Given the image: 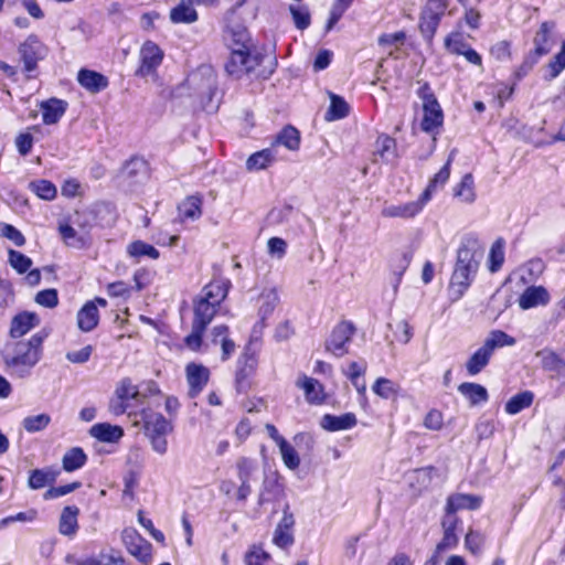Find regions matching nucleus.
Listing matches in <instances>:
<instances>
[{"label":"nucleus","instance_id":"obj_59","mask_svg":"<svg viewBox=\"0 0 565 565\" xmlns=\"http://www.w3.org/2000/svg\"><path fill=\"white\" fill-rule=\"evenodd\" d=\"M0 234L10 239L15 246H23L25 244V238L23 234L17 230L13 225L1 223L0 224Z\"/></svg>","mask_w":565,"mask_h":565},{"label":"nucleus","instance_id":"obj_3","mask_svg":"<svg viewBox=\"0 0 565 565\" xmlns=\"http://www.w3.org/2000/svg\"><path fill=\"white\" fill-rule=\"evenodd\" d=\"M264 55L256 50H243L232 46L231 56L225 64L228 75L235 78H242L244 75H254L255 77H268L273 68L262 70Z\"/></svg>","mask_w":565,"mask_h":565},{"label":"nucleus","instance_id":"obj_60","mask_svg":"<svg viewBox=\"0 0 565 565\" xmlns=\"http://www.w3.org/2000/svg\"><path fill=\"white\" fill-rule=\"evenodd\" d=\"M35 302L45 308H54L58 303L57 291L55 289H44L36 294Z\"/></svg>","mask_w":565,"mask_h":565},{"label":"nucleus","instance_id":"obj_42","mask_svg":"<svg viewBox=\"0 0 565 565\" xmlns=\"http://www.w3.org/2000/svg\"><path fill=\"white\" fill-rule=\"evenodd\" d=\"M330 107L326 113V120H337L344 118L349 114L348 103L340 96L330 93Z\"/></svg>","mask_w":565,"mask_h":565},{"label":"nucleus","instance_id":"obj_13","mask_svg":"<svg viewBox=\"0 0 565 565\" xmlns=\"http://www.w3.org/2000/svg\"><path fill=\"white\" fill-rule=\"evenodd\" d=\"M189 384V396L196 397L205 387L210 379V370L202 364L189 363L185 367Z\"/></svg>","mask_w":565,"mask_h":565},{"label":"nucleus","instance_id":"obj_30","mask_svg":"<svg viewBox=\"0 0 565 565\" xmlns=\"http://www.w3.org/2000/svg\"><path fill=\"white\" fill-rule=\"evenodd\" d=\"M179 216L182 220L195 221L202 215V198L190 195L178 205Z\"/></svg>","mask_w":565,"mask_h":565},{"label":"nucleus","instance_id":"obj_51","mask_svg":"<svg viewBox=\"0 0 565 565\" xmlns=\"http://www.w3.org/2000/svg\"><path fill=\"white\" fill-rule=\"evenodd\" d=\"M51 418L47 414H39L35 416H28L23 419V427L29 433L41 431L47 427Z\"/></svg>","mask_w":565,"mask_h":565},{"label":"nucleus","instance_id":"obj_29","mask_svg":"<svg viewBox=\"0 0 565 565\" xmlns=\"http://www.w3.org/2000/svg\"><path fill=\"white\" fill-rule=\"evenodd\" d=\"M277 146H284L288 150L295 151L300 146V134L292 126L284 127L275 137L271 148L276 149Z\"/></svg>","mask_w":565,"mask_h":565},{"label":"nucleus","instance_id":"obj_62","mask_svg":"<svg viewBox=\"0 0 565 565\" xmlns=\"http://www.w3.org/2000/svg\"><path fill=\"white\" fill-rule=\"evenodd\" d=\"M406 40V33L404 31H398L395 33H384L382 34L377 42L380 46L387 47V46H398L403 45Z\"/></svg>","mask_w":565,"mask_h":565},{"label":"nucleus","instance_id":"obj_46","mask_svg":"<svg viewBox=\"0 0 565 565\" xmlns=\"http://www.w3.org/2000/svg\"><path fill=\"white\" fill-rule=\"evenodd\" d=\"M30 190L40 199L51 201L56 196V186L47 180H36L29 184Z\"/></svg>","mask_w":565,"mask_h":565},{"label":"nucleus","instance_id":"obj_38","mask_svg":"<svg viewBox=\"0 0 565 565\" xmlns=\"http://www.w3.org/2000/svg\"><path fill=\"white\" fill-rule=\"evenodd\" d=\"M458 391L469 399L471 405H477L488 399L486 387L477 383H462L459 385Z\"/></svg>","mask_w":565,"mask_h":565},{"label":"nucleus","instance_id":"obj_32","mask_svg":"<svg viewBox=\"0 0 565 565\" xmlns=\"http://www.w3.org/2000/svg\"><path fill=\"white\" fill-rule=\"evenodd\" d=\"M78 508L75 505H67L63 509L60 518V533L63 535H73L77 530V515Z\"/></svg>","mask_w":565,"mask_h":565},{"label":"nucleus","instance_id":"obj_43","mask_svg":"<svg viewBox=\"0 0 565 565\" xmlns=\"http://www.w3.org/2000/svg\"><path fill=\"white\" fill-rule=\"evenodd\" d=\"M533 393L525 391L511 397L505 404V412L511 415L520 413L533 402Z\"/></svg>","mask_w":565,"mask_h":565},{"label":"nucleus","instance_id":"obj_58","mask_svg":"<svg viewBox=\"0 0 565 565\" xmlns=\"http://www.w3.org/2000/svg\"><path fill=\"white\" fill-rule=\"evenodd\" d=\"M445 46L446 49L452 53V54H457V55H462L463 52L470 47V45H468L463 39L461 38L460 34L458 33H455V34H451V35H448L446 39H445Z\"/></svg>","mask_w":565,"mask_h":565},{"label":"nucleus","instance_id":"obj_4","mask_svg":"<svg viewBox=\"0 0 565 565\" xmlns=\"http://www.w3.org/2000/svg\"><path fill=\"white\" fill-rule=\"evenodd\" d=\"M226 296L227 290L221 282L206 285L194 300L192 323L200 326V328H206Z\"/></svg>","mask_w":565,"mask_h":565},{"label":"nucleus","instance_id":"obj_52","mask_svg":"<svg viewBox=\"0 0 565 565\" xmlns=\"http://www.w3.org/2000/svg\"><path fill=\"white\" fill-rule=\"evenodd\" d=\"M9 263L19 274L26 273L32 266L30 257L14 249L9 250Z\"/></svg>","mask_w":565,"mask_h":565},{"label":"nucleus","instance_id":"obj_61","mask_svg":"<svg viewBox=\"0 0 565 565\" xmlns=\"http://www.w3.org/2000/svg\"><path fill=\"white\" fill-rule=\"evenodd\" d=\"M81 487V482H72L65 486L52 487L43 494L45 500L56 499L66 495Z\"/></svg>","mask_w":565,"mask_h":565},{"label":"nucleus","instance_id":"obj_45","mask_svg":"<svg viewBox=\"0 0 565 565\" xmlns=\"http://www.w3.org/2000/svg\"><path fill=\"white\" fill-rule=\"evenodd\" d=\"M565 68V40L562 42L559 52L546 65L544 77L548 81L556 78Z\"/></svg>","mask_w":565,"mask_h":565},{"label":"nucleus","instance_id":"obj_36","mask_svg":"<svg viewBox=\"0 0 565 565\" xmlns=\"http://www.w3.org/2000/svg\"><path fill=\"white\" fill-rule=\"evenodd\" d=\"M515 339L504 331L492 330L483 342V347L493 354L494 350L503 347H512L515 344Z\"/></svg>","mask_w":565,"mask_h":565},{"label":"nucleus","instance_id":"obj_40","mask_svg":"<svg viewBox=\"0 0 565 565\" xmlns=\"http://www.w3.org/2000/svg\"><path fill=\"white\" fill-rule=\"evenodd\" d=\"M278 301V294L274 289L263 292L258 299V317L265 321L274 312Z\"/></svg>","mask_w":565,"mask_h":565},{"label":"nucleus","instance_id":"obj_1","mask_svg":"<svg viewBox=\"0 0 565 565\" xmlns=\"http://www.w3.org/2000/svg\"><path fill=\"white\" fill-rule=\"evenodd\" d=\"M484 256V246L475 235L461 238L448 288L451 301L459 300L475 280Z\"/></svg>","mask_w":565,"mask_h":565},{"label":"nucleus","instance_id":"obj_10","mask_svg":"<svg viewBox=\"0 0 565 565\" xmlns=\"http://www.w3.org/2000/svg\"><path fill=\"white\" fill-rule=\"evenodd\" d=\"M355 328L352 322L343 321L339 323L333 331L329 340L326 343L327 351L331 352L335 356H343L348 353L347 344L351 341Z\"/></svg>","mask_w":565,"mask_h":565},{"label":"nucleus","instance_id":"obj_47","mask_svg":"<svg viewBox=\"0 0 565 565\" xmlns=\"http://www.w3.org/2000/svg\"><path fill=\"white\" fill-rule=\"evenodd\" d=\"M127 253L131 257H142L147 256L152 259L159 258L160 254L157 248H154L152 245L147 244L142 241H135L131 244L128 245Z\"/></svg>","mask_w":565,"mask_h":565},{"label":"nucleus","instance_id":"obj_16","mask_svg":"<svg viewBox=\"0 0 565 565\" xmlns=\"http://www.w3.org/2000/svg\"><path fill=\"white\" fill-rule=\"evenodd\" d=\"M40 324V318L36 313L22 311L15 315L10 324L9 335L12 339H19L25 335L30 330Z\"/></svg>","mask_w":565,"mask_h":565},{"label":"nucleus","instance_id":"obj_17","mask_svg":"<svg viewBox=\"0 0 565 565\" xmlns=\"http://www.w3.org/2000/svg\"><path fill=\"white\" fill-rule=\"evenodd\" d=\"M551 300L547 289L543 286H530L519 298V306L527 310L537 306H546Z\"/></svg>","mask_w":565,"mask_h":565},{"label":"nucleus","instance_id":"obj_31","mask_svg":"<svg viewBox=\"0 0 565 565\" xmlns=\"http://www.w3.org/2000/svg\"><path fill=\"white\" fill-rule=\"evenodd\" d=\"M298 386L305 391L309 403L321 404L324 401L323 387L316 379L303 376L298 381Z\"/></svg>","mask_w":565,"mask_h":565},{"label":"nucleus","instance_id":"obj_28","mask_svg":"<svg viewBox=\"0 0 565 565\" xmlns=\"http://www.w3.org/2000/svg\"><path fill=\"white\" fill-rule=\"evenodd\" d=\"M115 395L127 403L138 406L143 403L145 395L132 384L130 379H124L117 386Z\"/></svg>","mask_w":565,"mask_h":565},{"label":"nucleus","instance_id":"obj_33","mask_svg":"<svg viewBox=\"0 0 565 565\" xmlns=\"http://www.w3.org/2000/svg\"><path fill=\"white\" fill-rule=\"evenodd\" d=\"M226 41L228 43V47L232 50V46L236 49L243 50H253L252 40L249 33L246 28L237 26L236 29H230L226 32Z\"/></svg>","mask_w":565,"mask_h":565},{"label":"nucleus","instance_id":"obj_54","mask_svg":"<svg viewBox=\"0 0 565 565\" xmlns=\"http://www.w3.org/2000/svg\"><path fill=\"white\" fill-rule=\"evenodd\" d=\"M124 173L130 179L138 175L145 177L147 174V162L140 158H132L126 163Z\"/></svg>","mask_w":565,"mask_h":565},{"label":"nucleus","instance_id":"obj_48","mask_svg":"<svg viewBox=\"0 0 565 565\" xmlns=\"http://www.w3.org/2000/svg\"><path fill=\"white\" fill-rule=\"evenodd\" d=\"M122 556L115 551H102L97 556L85 557L79 562V565H114L117 559Z\"/></svg>","mask_w":565,"mask_h":565},{"label":"nucleus","instance_id":"obj_22","mask_svg":"<svg viewBox=\"0 0 565 565\" xmlns=\"http://www.w3.org/2000/svg\"><path fill=\"white\" fill-rule=\"evenodd\" d=\"M77 81L82 87L90 93H98L108 86V79L103 74L83 68L77 74Z\"/></svg>","mask_w":565,"mask_h":565},{"label":"nucleus","instance_id":"obj_56","mask_svg":"<svg viewBox=\"0 0 565 565\" xmlns=\"http://www.w3.org/2000/svg\"><path fill=\"white\" fill-rule=\"evenodd\" d=\"M270 561V555L258 546H253L245 554L246 565H266Z\"/></svg>","mask_w":565,"mask_h":565},{"label":"nucleus","instance_id":"obj_55","mask_svg":"<svg viewBox=\"0 0 565 565\" xmlns=\"http://www.w3.org/2000/svg\"><path fill=\"white\" fill-rule=\"evenodd\" d=\"M372 391L382 398H390L396 393L395 384L385 377H379L372 386Z\"/></svg>","mask_w":565,"mask_h":565},{"label":"nucleus","instance_id":"obj_26","mask_svg":"<svg viewBox=\"0 0 565 565\" xmlns=\"http://www.w3.org/2000/svg\"><path fill=\"white\" fill-rule=\"evenodd\" d=\"M58 473L60 471L52 467L34 469L30 472L28 486L34 490L44 488L47 484L54 483Z\"/></svg>","mask_w":565,"mask_h":565},{"label":"nucleus","instance_id":"obj_6","mask_svg":"<svg viewBox=\"0 0 565 565\" xmlns=\"http://www.w3.org/2000/svg\"><path fill=\"white\" fill-rule=\"evenodd\" d=\"M418 96L423 100L424 111L420 127L424 131L433 134L444 122V114L441 107L437 98L435 97L434 93L430 90L428 84H424L418 89Z\"/></svg>","mask_w":565,"mask_h":565},{"label":"nucleus","instance_id":"obj_14","mask_svg":"<svg viewBox=\"0 0 565 565\" xmlns=\"http://www.w3.org/2000/svg\"><path fill=\"white\" fill-rule=\"evenodd\" d=\"M122 543L127 551L140 561L150 556V544L143 540L136 530L125 529L121 534Z\"/></svg>","mask_w":565,"mask_h":565},{"label":"nucleus","instance_id":"obj_5","mask_svg":"<svg viewBox=\"0 0 565 565\" xmlns=\"http://www.w3.org/2000/svg\"><path fill=\"white\" fill-rule=\"evenodd\" d=\"M141 419L146 436L149 438L152 449L164 455L168 450L167 435L172 431V424L159 413L142 409Z\"/></svg>","mask_w":565,"mask_h":565},{"label":"nucleus","instance_id":"obj_41","mask_svg":"<svg viewBox=\"0 0 565 565\" xmlns=\"http://www.w3.org/2000/svg\"><path fill=\"white\" fill-rule=\"evenodd\" d=\"M536 356L541 359V365L545 371L558 373L565 367V361L548 349L537 351Z\"/></svg>","mask_w":565,"mask_h":565},{"label":"nucleus","instance_id":"obj_21","mask_svg":"<svg viewBox=\"0 0 565 565\" xmlns=\"http://www.w3.org/2000/svg\"><path fill=\"white\" fill-rule=\"evenodd\" d=\"M356 416L353 413H345L340 416L326 414L320 422L323 429L328 431L345 430L356 425Z\"/></svg>","mask_w":565,"mask_h":565},{"label":"nucleus","instance_id":"obj_24","mask_svg":"<svg viewBox=\"0 0 565 565\" xmlns=\"http://www.w3.org/2000/svg\"><path fill=\"white\" fill-rule=\"evenodd\" d=\"M89 434L103 443H117L124 436V430L120 426L102 423L93 425Z\"/></svg>","mask_w":565,"mask_h":565},{"label":"nucleus","instance_id":"obj_44","mask_svg":"<svg viewBox=\"0 0 565 565\" xmlns=\"http://www.w3.org/2000/svg\"><path fill=\"white\" fill-rule=\"evenodd\" d=\"M237 477L241 482H249L258 469L257 461L247 457H241L236 461Z\"/></svg>","mask_w":565,"mask_h":565},{"label":"nucleus","instance_id":"obj_9","mask_svg":"<svg viewBox=\"0 0 565 565\" xmlns=\"http://www.w3.org/2000/svg\"><path fill=\"white\" fill-rule=\"evenodd\" d=\"M163 56L164 53L158 44L146 41L139 51L140 65L135 73L136 76L157 78V71L163 61Z\"/></svg>","mask_w":565,"mask_h":565},{"label":"nucleus","instance_id":"obj_23","mask_svg":"<svg viewBox=\"0 0 565 565\" xmlns=\"http://www.w3.org/2000/svg\"><path fill=\"white\" fill-rule=\"evenodd\" d=\"M457 153L456 149H452L448 156L447 162L444 167L434 175V178L429 181L426 190L423 192V201L428 202L430 200L431 193L436 191L437 188L443 186L450 177V166L452 160L455 159Z\"/></svg>","mask_w":565,"mask_h":565},{"label":"nucleus","instance_id":"obj_50","mask_svg":"<svg viewBox=\"0 0 565 565\" xmlns=\"http://www.w3.org/2000/svg\"><path fill=\"white\" fill-rule=\"evenodd\" d=\"M489 269L492 273L499 270L504 262V243L502 239H498L493 243L489 254Z\"/></svg>","mask_w":565,"mask_h":565},{"label":"nucleus","instance_id":"obj_12","mask_svg":"<svg viewBox=\"0 0 565 565\" xmlns=\"http://www.w3.org/2000/svg\"><path fill=\"white\" fill-rule=\"evenodd\" d=\"M373 156L374 162L381 161L385 164H396L399 157L396 140L388 135L379 136L374 145Z\"/></svg>","mask_w":565,"mask_h":565},{"label":"nucleus","instance_id":"obj_15","mask_svg":"<svg viewBox=\"0 0 565 565\" xmlns=\"http://www.w3.org/2000/svg\"><path fill=\"white\" fill-rule=\"evenodd\" d=\"M481 497L465 493H454L448 497L446 503V515L456 516L455 513L460 510H476L481 505Z\"/></svg>","mask_w":565,"mask_h":565},{"label":"nucleus","instance_id":"obj_39","mask_svg":"<svg viewBox=\"0 0 565 565\" xmlns=\"http://www.w3.org/2000/svg\"><path fill=\"white\" fill-rule=\"evenodd\" d=\"M87 460V456L79 447H73L65 452L62 459V467L65 471L72 472L82 468Z\"/></svg>","mask_w":565,"mask_h":565},{"label":"nucleus","instance_id":"obj_34","mask_svg":"<svg viewBox=\"0 0 565 565\" xmlns=\"http://www.w3.org/2000/svg\"><path fill=\"white\" fill-rule=\"evenodd\" d=\"M492 354L482 345L467 361L466 369L469 375L479 374L488 364Z\"/></svg>","mask_w":565,"mask_h":565},{"label":"nucleus","instance_id":"obj_27","mask_svg":"<svg viewBox=\"0 0 565 565\" xmlns=\"http://www.w3.org/2000/svg\"><path fill=\"white\" fill-rule=\"evenodd\" d=\"M457 524V516H445L443 520L444 536L436 546V553H443L452 548L458 543V537L455 533Z\"/></svg>","mask_w":565,"mask_h":565},{"label":"nucleus","instance_id":"obj_19","mask_svg":"<svg viewBox=\"0 0 565 565\" xmlns=\"http://www.w3.org/2000/svg\"><path fill=\"white\" fill-rule=\"evenodd\" d=\"M58 233L63 242L70 247L84 249L92 245V237L88 232L78 233L68 224H61L58 226Z\"/></svg>","mask_w":565,"mask_h":565},{"label":"nucleus","instance_id":"obj_2","mask_svg":"<svg viewBox=\"0 0 565 565\" xmlns=\"http://www.w3.org/2000/svg\"><path fill=\"white\" fill-rule=\"evenodd\" d=\"M46 337L44 332L33 334L26 341L7 343L2 351L4 365L11 376L25 379L42 358V344Z\"/></svg>","mask_w":565,"mask_h":565},{"label":"nucleus","instance_id":"obj_49","mask_svg":"<svg viewBox=\"0 0 565 565\" xmlns=\"http://www.w3.org/2000/svg\"><path fill=\"white\" fill-rule=\"evenodd\" d=\"M259 3V0H237L230 9V12L235 14L238 13L242 8H245L242 13L244 19L255 20L258 14Z\"/></svg>","mask_w":565,"mask_h":565},{"label":"nucleus","instance_id":"obj_63","mask_svg":"<svg viewBox=\"0 0 565 565\" xmlns=\"http://www.w3.org/2000/svg\"><path fill=\"white\" fill-rule=\"evenodd\" d=\"M483 544V536L475 531H469L465 537L466 547L472 553L478 554L481 551Z\"/></svg>","mask_w":565,"mask_h":565},{"label":"nucleus","instance_id":"obj_20","mask_svg":"<svg viewBox=\"0 0 565 565\" xmlns=\"http://www.w3.org/2000/svg\"><path fill=\"white\" fill-rule=\"evenodd\" d=\"M67 103L58 98H50L40 104L42 119L45 125L56 124L65 114Z\"/></svg>","mask_w":565,"mask_h":565},{"label":"nucleus","instance_id":"obj_11","mask_svg":"<svg viewBox=\"0 0 565 565\" xmlns=\"http://www.w3.org/2000/svg\"><path fill=\"white\" fill-rule=\"evenodd\" d=\"M554 29V22L545 21L541 23L533 39L534 49L530 52L536 58L540 60L548 54L555 45Z\"/></svg>","mask_w":565,"mask_h":565},{"label":"nucleus","instance_id":"obj_7","mask_svg":"<svg viewBox=\"0 0 565 565\" xmlns=\"http://www.w3.org/2000/svg\"><path fill=\"white\" fill-rule=\"evenodd\" d=\"M448 7L447 0H428L420 14L419 30L427 42H431Z\"/></svg>","mask_w":565,"mask_h":565},{"label":"nucleus","instance_id":"obj_57","mask_svg":"<svg viewBox=\"0 0 565 565\" xmlns=\"http://www.w3.org/2000/svg\"><path fill=\"white\" fill-rule=\"evenodd\" d=\"M294 22L299 30H305L310 25V13L306 7H289Z\"/></svg>","mask_w":565,"mask_h":565},{"label":"nucleus","instance_id":"obj_25","mask_svg":"<svg viewBox=\"0 0 565 565\" xmlns=\"http://www.w3.org/2000/svg\"><path fill=\"white\" fill-rule=\"evenodd\" d=\"M99 315L95 302L88 301L77 313L78 328L84 332L92 331L98 323Z\"/></svg>","mask_w":565,"mask_h":565},{"label":"nucleus","instance_id":"obj_64","mask_svg":"<svg viewBox=\"0 0 565 565\" xmlns=\"http://www.w3.org/2000/svg\"><path fill=\"white\" fill-rule=\"evenodd\" d=\"M273 542L279 547H287L294 543V535L291 530L276 527L274 532Z\"/></svg>","mask_w":565,"mask_h":565},{"label":"nucleus","instance_id":"obj_37","mask_svg":"<svg viewBox=\"0 0 565 565\" xmlns=\"http://www.w3.org/2000/svg\"><path fill=\"white\" fill-rule=\"evenodd\" d=\"M454 195L465 203H472L476 200L475 181L471 173L462 177L460 183L454 188Z\"/></svg>","mask_w":565,"mask_h":565},{"label":"nucleus","instance_id":"obj_53","mask_svg":"<svg viewBox=\"0 0 565 565\" xmlns=\"http://www.w3.org/2000/svg\"><path fill=\"white\" fill-rule=\"evenodd\" d=\"M279 450L284 460V463L289 469H297L300 465V459L295 448L287 441H281Z\"/></svg>","mask_w":565,"mask_h":565},{"label":"nucleus","instance_id":"obj_18","mask_svg":"<svg viewBox=\"0 0 565 565\" xmlns=\"http://www.w3.org/2000/svg\"><path fill=\"white\" fill-rule=\"evenodd\" d=\"M426 201H423V196L420 195L419 200L407 202L403 204H390L385 205L382 210V216L384 217H401V218H409L418 214Z\"/></svg>","mask_w":565,"mask_h":565},{"label":"nucleus","instance_id":"obj_8","mask_svg":"<svg viewBox=\"0 0 565 565\" xmlns=\"http://www.w3.org/2000/svg\"><path fill=\"white\" fill-rule=\"evenodd\" d=\"M18 53L23 63V71L31 74L36 71L38 63L47 55V47L36 35L30 34L18 46Z\"/></svg>","mask_w":565,"mask_h":565},{"label":"nucleus","instance_id":"obj_35","mask_svg":"<svg viewBox=\"0 0 565 565\" xmlns=\"http://www.w3.org/2000/svg\"><path fill=\"white\" fill-rule=\"evenodd\" d=\"M276 157V149L266 148L260 151L253 153L246 161V168L248 170H262L267 168Z\"/></svg>","mask_w":565,"mask_h":565}]
</instances>
